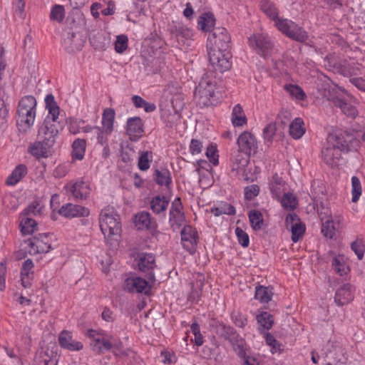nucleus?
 <instances>
[{
	"label": "nucleus",
	"mask_w": 365,
	"mask_h": 365,
	"mask_svg": "<svg viewBox=\"0 0 365 365\" xmlns=\"http://www.w3.org/2000/svg\"><path fill=\"white\" fill-rule=\"evenodd\" d=\"M208 40L213 45L208 48L209 61L213 69L220 73L227 71L231 67L227 51L230 46V36L225 28L213 29L208 36Z\"/></svg>",
	"instance_id": "obj_1"
},
{
	"label": "nucleus",
	"mask_w": 365,
	"mask_h": 365,
	"mask_svg": "<svg viewBox=\"0 0 365 365\" xmlns=\"http://www.w3.org/2000/svg\"><path fill=\"white\" fill-rule=\"evenodd\" d=\"M358 143L351 134H329L327 138V144L322 150V159L327 165L336 166L341 158V151L356 150L359 147Z\"/></svg>",
	"instance_id": "obj_2"
},
{
	"label": "nucleus",
	"mask_w": 365,
	"mask_h": 365,
	"mask_svg": "<svg viewBox=\"0 0 365 365\" xmlns=\"http://www.w3.org/2000/svg\"><path fill=\"white\" fill-rule=\"evenodd\" d=\"M211 327L219 337L228 341L232 344L234 351L240 357H245L246 343L232 327L218 321H214Z\"/></svg>",
	"instance_id": "obj_3"
},
{
	"label": "nucleus",
	"mask_w": 365,
	"mask_h": 365,
	"mask_svg": "<svg viewBox=\"0 0 365 365\" xmlns=\"http://www.w3.org/2000/svg\"><path fill=\"white\" fill-rule=\"evenodd\" d=\"M217 82L215 78L208 75L204 76L196 87L194 97L200 108L215 106L217 103L215 96Z\"/></svg>",
	"instance_id": "obj_4"
},
{
	"label": "nucleus",
	"mask_w": 365,
	"mask_h": 365,
	"mask_svg": "<svg viewBox=\"0 0 365 365\" xmlns=\"http://www.w3.org/2000/svg\"><path fill=\"white\" fill-rule=\"evenodd\" d=\"M100 227L106 239H113L120 232V216L112 207L101 210L99 217Z\"/></svg>",
	"instance_id": "obj_5"
},
{
	"label": "nucleus",
	"mask_w": 365,
	"mask_h": 365,
	"mask_svg": "<svg viewBox=\"0 0 365 365\" xmlns=\"http://www.w3.org/2000/svg\"><path fill=\"white\" fill-rule=\"evenodd\" d=\"M276 27L289 38L300 43H304L309 38L307 32L294 21L279 18L276 20Z\"/></svg>",
	"instance_id": "obj_6"
},
{
	"label": "nucleus",
	"mask_w": 365,
	"mask_h": 365,
	"mask_svg": "<svg viewBox=\"0 0 365 365\" xmlns=\"http://www.w3.org/2000/svg\"><path fill=\"white\" fill-rule=\"evenodd\" d=\"M249 46L263 58L270 56L274 51V43L270 37L264 34H255L248 39Z\"/></svg>",
	"instance_id": "obj_7"
},
{
	"label": "nucleus",
	"mask_w": 365,
	"mask_h": 365,
	"mask_svg": "<svg viewBox=\"0 0 365 365\" xmlns=\"http://www.w3.org/2000/svg\"><path fill=\"white\" fill-rule=\"evenodd\" d=\"M137 262L139 270L145 274L150 282H155L154 270L157 267L155 255L151 253H140L137 257Z\"/></svg>",
	"instance_id": "obj_8"
},
{
	"label": "nucleus",
	"mask_w": 365,
	"mask_h": 365,
	"mask_svg": "<svg viewBox=\"0 0 365 365\" xmlns=\"http://www.w3.org/2000/svg\"><path fill=\"white\" fill-rule=\"evenodd\" d=\"M148 279H145L140 277H130L124 282V289L130 293H149L153 284Z\"/></svg>",
	"instance_id": "obj_9"
},
{
	"label": "nucleus",
	"mask_w": 365,
	"mask_h": 365,
	"mask_svg": "<svg viewBox=\"0 0 365 365\" xmlns=\"http://www.w3.org/2000/svg\"><path fill=\"white\" fill-rule=\"evenodd\" d=\"M285 224L292 232V240L297 242L302 237L305 232V225L295 213H289L285 219Z\"/></svg>",
	"instance_id": "obj_10"
},
{
	"label": "nucleus",
	"mask_w": 365,
	"mask_h": 365,
	"mask_svg": "<svg viewBox=\"0 0 365 365\" xmlns=\"http://www.w3.org/2000/svg\"><path fill=\"white\" fill-rule=\"evenodd\" d=\"M30 254L47 253L51 249L48 234H39L29 241Z\"/></svg>",
	"instance_id": "obj_11"
},
{
	"label": "nucleus",
	"mask_w": 365,
	"mask_h": 365,
	"mask_svg": "<svg viewBox=\"0 0 365 365\" xmlns=\"http://www.w3.org/2000/svg\"><path fill=\"white\" fill-rule=\"evenodd\" d=\"M93 350L101 354L104 351L110 350L111 348L120 350L121 349L122 342L117 341L111 335L103 334L100 338L96 339V344H93Z\"/></svg>",
	"instance_id": "obj_12"
},
{
	"label": "nucleus",
	"mask_w": 365,
	"mask_h": 365,
	"mask_svg": "<svg viewBox=\"0 0 365 365\" xmlns=\"http://www.w3.org/2000/svg\"><path fill=\"white\" fill-rule=\"evenodd\" d=\"M239 150L250 155L257 150V143L255 137L250 132H243L237 138Z\"/></svg>",
	"instance_id": "obj_13"
},
{
	"label": "nucleus",
	"mask_w": 365,
	"mask_h": 365,
	"mask_svg": "<svg viewBox=\"0 0 365 365\" xmlns=\"http://www.w3.org/2000/svg\"><path fill=\"white\" fill-rule=\"evenodd\" d=\"M58 213L67 218L86 217L89 215L88 208L78 205L67 203L59 210Z\"/></svg>",
	"instance_id": "obj_14"
},
{
	"label": "nucleus",
	"mask_w": 365,
	"mask_h": 365,
	"mask_svg": "<svg viewBox=\"0 0 365 365\" xmlns=\"http://www.w3.org/2000/svg\"><path fill=\"white\" fill-rule=\"evenodd\" d=\"M62 44L68 53H74L83 48V41L74 32L68 31L65 34Z\"/></svg>",
	"instance_id": "obj_15"
},
{
	"label": "nucleus",
	"mask_w": 365,
	"mask_h": 365,
	"mask_svg": "<svg viewBox=\"0 0 365 365\" xmlns=\"http://www.w3.org/2000/svg\"><path fill=\"white\" fill-rule=\"evenodd\" d=\"M180 234L183 247L187 250L195 249L197 243V232L195 229L190 225H186Z\"/></svg>",
	"instance_id": "obj_16"
},
{
	"label": "nucleus",
	"mask_w": 365,
	"mask_h": 365,
	"mask_svg": "<svg viewBox=\"0 0 365 365\" xmlns=\"http://www.w3.org/2000/svg\"><path fill=\"white\" fill-rule=\"evenodd\" d=\"M58 343L62 348L72 351H80L83 347V344L73 339L71 333L67 331H63L60 333Z\"/></svg>",
	"instance_id": "obj_17"
},
{
	"label": "nucleus",
	"mask_w": 365,
	"mask_h": 365,
	"mask_svg": "<svg viewBox=\"0 0 365 365\" xmlns=\"http://www.w3.org/2000/svg\"><path fill=\"white\" fill-rule=\"evenodd\" d=\"M144 132L143 123L139 117L130 118L127 120L126 133L130 140L140 138Z\"/></svg>",
	"instance_id": "obj_18"
},
{
	"label": "nucleus",
	"mask_w": 365,
	"mask_h": 365,
	"mask_svg": "<svg viewBox=\"0 0 365 365\" xmlns=\"http://www.w3.org/2000/svg\"><path fill=\"white\" fill-rule=\"evenodd\" d=\"M135 224L138 230H155L158 227L155 220L145 211L135 215Z\"/></svg>",
	"instance_id": "obj_19"
},
{
	"label": "nucleus",
	"mask_w": 365,
	"mask_h": 365,
	"mask_svg": "<svg viewBox=\"0 0 365 365\" xmlns=\"http://www.w3.org/2000/svg\"><path fill=\"white\" fill-rule=\"evenodd\" d=\"M354 289L351 284L349 283L343 284L336 292L334 297L335 302L339 306L349 303L354 298Z\"/></svg>",
	"instance_id": "obj_20"
},
{
	"label": "nucleus",
	"mask_w": 365,
	"mask_h": 365,
	"mask_svg": "<svg viewBox=\"0 0 365 365\" xmlns=\"http://www.w3.org/2000/svg\"><path fill=\"white\" fill-rule=\"evenodd\" d=\"M327 98L332 101L334 106L341 109V112L348 117L354 118L358 113L356 108L337 96H327Z\"/></svg>",
	"instance_id": "obj_21"
},
{
	"label": "nucleus",
	"mask_w": 365,
	"mask_h": 365,
	"mask_svg": "<svg viewBox=\"0 0 365 365\" xmlns=\"http://www.w3.org/2000/svg\"><path fill=\"white\" fill-rule=\"evenodd\" d=\"M324 66L333 71L340 72L344 74L346 73L356 74L354 71H351L347 69L346 66V61H339L334 55H328L324 58Z\"/></svg>",
	"instance_id": "obj_22"
},
{
	"label": "nucleus",
	"mask_w": 365,
	"mask_h": 365,
	"mask_svg": "<svg viewBox=\"0 0 365 365\" xmlns=\"http://www.w3.org/2000/svg\"><path fill=\"white\" fill-rule=\"evenodd\" d=\"M51 148H47V145L42 141H36L31 143L28 148V152L36 158H48L51 155Z\"/></svg>",
	"instance_id": "obj_23"
},
{
	"label": "nucleus",
	"mask_w": 365,
	"mask_h": 365,
	"mask_svg": "<svg viewBox=\"0 0 365 365\" xmlns=\"http://www.w3.org/2000/svg\"><path fill=\"white\" fill-rule=\"evenodd\" d=\"M171 34L175 36L178 41L190 39L193 35L192 31L182 23H175L170 29Z\"/></svg>",
	"instance_id": "obj_24"
},
{
	"label": "nucleus",
	"mask_w": 365,
	"mask_h": 365,
	"mask_svg": "<svg viewBox=\"0 0 365 365\" xmlns=\"http://www.w3.org/2000/svg\"><path fill=\"white\" fill-rule=\"evenodd\" d=\"M169 202V199L165 196L158 195L151 199L150 207L155 214L160 215L165 212Z\"/></svg>",
	"instance_id": "obj_25"
},
{
	"label": "nucleus",
	"mask_w": 365,
	"mask_h": 365,
	"mask_svg": "<svg viewBox=\"0 0 365 365\" xmlns=\"http://www.w3.org/2000/svg\"><path fill=\"white\" fill-rule=\"evenodd\" d=\"M250 155L237 150L236 154L232 158V170L237 172H244L245 167L248 165Z\"/></svg>",
	"instance_id": "obj_26"
},
{
	"label": "nucleus",
	"mask_w": 365,
	"mask_h": 365,
	"mask_svg": "<svg viewBox=\"0 0 365 365\" xmlns=\"http://www.w3.org/2000/svg\"><path fill=\"white\" fill-rule=\"evenodd\" d=\"M17 123L24 131H26L34 125L36 110H22L21 112H17Z\"/></svg>",
	"instance_id": "obj_27"
},
{
	"label": "nucleus",
	"mask_w": 365,
	"mask_h": 365,
	"mask_svg": "<svg viewBox=\"0 0 365 365\" xmlns=\"http://www.w3.org/2000/svg\"><path fill=\"white\" fill-rule=\"evenodd\" d=\"M69 190L75 198L84 200L89 196L91 188L90 186L84 182L79 181L73 183Z\"/></svg>",
	"instance_id": "obj_28"
},
{
	"label": "nucleus",
	"mask_w": 365,
	"mask_h": 365,
	"mask_svg": "<svg viewBox=\"0 0 365 365\" xmlns=\"http://www.w3.org/2000/svg\"><path fill=\"white\" fill-rule=\"evenodd\" d=\"M27 173L26 165L21 164L15 168L6 180V184L13 186L17 184Z\"/></svg>",
	"instance_id": "obj_29"
},
{
	"label": "nucleus",
	"mask_w": 365,
	"mask_h": 365,
	"mask_svg": "<svg viewBox=\"0 0 365 365\" xmlns=\"http://www.w3.org/2000/svg\"><path fill=\"white\" fill-rule=\"evenodd\" d=\"M169 217L170 227L174 232L178 230L184 223V213L181 210H170Z\"/></svg>",
	"instance_id": "obj_30"
},
{
	"label": "nucleus",
	"mask_w": 365,
	"mask_h": 365,
	"mask_svg": "<svg viewBox=\"0 0 365 365\" xmlns=\"http://www.w3.org/2000/svg\"><path fill=\"white\" fill-rule=\"evenodd\" d=\"M20 227L23 235H32L37 230L36 220L28 216L20 217Z\"/></svg>",
	"instance_id": "obj_31"
},
{
	"label": "nucleus",
	"mask_w": 365,
	"mask_h": 365,
	"mask_svg": "<svg viewBox=\"0 0 365 365\" xmlns=\"http://www.w3.org/2000/svg\"><path fill=\"white\" fill-rule=\"evenodd\" d=\"M115 110L113 108H106L103 110L102 116L103 128L106 133H112L114 128Z\"/></svg>",
	"instance_id": "obj_32"
},
{
	"label": "nucleus",
	"mask_w": 365,
	"mask_h": 365,
	"mask_svg": "<svg viewBox=\"0 0 365 365\" xmlns=\"http://www.w3.org/2000/svg\"><path fill=\"white\" fill-rule=\"evenodd\" d=\"M215 19L211 13H205L201 15L197 21L198 28L204 31H209L214 28Z\"/></svg>",
	"instance_id": "obj_33"
},
{
	"label": "nucleus",
	"mask_w": 365,
	"mask_h": 365,
	"mask_svg": "<svg viewBox=\"0 0 365 365\" xmlns=\"http://www.w3.org/2000/svg\"><path fill=\"white\" fill-rule=\"evenodd\" d=\"M305 133L304 121L300 118H295L289 125V134L294 139H299Z\"/></svg>",
	"instance_id": "obj_34"
},
{
	"label": "nucleus",
	"mask_w": 365,
	"mask_h": 365,
	"mask_svg": "<svg viewBox=\"0 0 365 365\" xmlns=\"http://www.w3.org/2000/svg\"><path fill=\"white\" fill-rule=\"evenodd\" d=\"M56 356L48 354V350H41L37 353L35 361L38 365H56Z\"/></svg>",
	"instance_id": "obj_35"
},
{
	"label": "nucleus",
	"mask_w": 365,
	"mask_h": 365,
	"mask_svg": "<svg viewBox=\"0 0 365 365\" xmlns=\"http://www.w3.org/2000/svg\"><path fill=\"white\" fill-rule=\"evenodd\" d=\"M331 266L334 272L340 276L345 275L349 272V267L341 255L336 256L332 259Z\"/></svg>",
	"instance_id": "obj_36"
},
{
	"label": "nucleus",
	"mask_w": 365,
	"mask_h": 365,
	"mask_svg": "<svg viewBox=\"0 0 365 365\" xmlns=\"http://www.w3.org/2000/svg\"><path fill=\"white\" fill-rule=\"evenodd\" d=\"M284 185V181L281 177L278 175L277 173L273 175L269 182V190L272 195L276 197H279L281 195Z\"/></svg>",
	"instance_id": "obj_37"
},
{
	"label": "nucleus",
	"mask_w": 365,
	"mask_h": 365,
	"mask_svg": "<svg viewBox=\"0 0 365 365\" xmlns=\"http://www.w3.org/2000/svg\"><path fill=\"white\" fill-rule=\"evenodd\" d=\"M86 142L83 139L78 138L72 145V157L76 160H82L85 155Z\"/></svg>",
	"instance_id": "obj_38"
},
{
	"label": "nucleus",
	"mask_w": 365,
	"mask_h": 365,
	"mask_svg": "<svg viewBox=\"0 0 365 365\" xmlns=\"http://www.w3.org/2000/svg\"><path fill=\"white\" fill-rule=\"evenodd\" d=\"M36 100L33 96H26L23 97L19 103L17 112L36 110Z\"/></svg>",
	"instance_id": "obj_39"
},
{
	"label": "nucleus",
	"mask_w": 365,
	"mask_h": 365,
	"mask_svg": "<svg viewBox=\"0 0 365 365\" xmlns=\"http://www.w3.org/2000/svg\"><path fill=\"white\" fill-rule=\"evenodd\" d=\"M232 122L235 126H242L247 123V118L240 104L236 105L232 109Z\"/></svg>",
	"instance_id": "obj_40"
},
{
	"label": "nucleus",
	"mask_w": 365,
	"mask_h": 365,
	"mask_svg": "<svg viewBox=\"0 0 365 365\" xmlns=\"http://www.w3.org/2000/svg\"><path fill=\"white\" fill-rule=\"evenodd\" d=\"M211 212L215 216L222 215H234L236 213L235 208L227 202H221L217 207L211 209Z\"/></svg>",
	"instance_id": "obj_41"
},
{
	"label": "nucleus",
	"mask_w": 365,
	"mask_h": 365,
	"mask_svg": "<svg viewBox=\"0 0 365 365\" xmlns=\"http://www.w3.org/2000/svg\"><path fill=\"white\" fill-rule=\"evenodd\" d=\"M153 176L155 182L160 185H165L168 187L172 182L170 172L166 169L155 170Z\"/></svg>",
	"instance_id": "obj_42"
},
{
	"label": "nucleus",
	"mask_w": 365,
	"mask_h": 365,
	"mask_svg": "<svg viewBox=\"0 0 365 365\" xmlns=\"http://www.w3.org/2000/svg\"><path fill=\"white\" fill-rule=\"evenodd\" d=\"M257 323L266 330L270 329L274 324L273 316L267 312H262V313L257 315Z\"/></svg>",
	"instance_id": "obj_43"
},
{
	"label": "nucleus",
	"mask_w": 365,
	"mask_h": 365,
	"mask_svg": "<svg viewBox=\"0 0 365 365\" xmlns=\"http://www.w3.org/2000/svg\"><path fill=\"white\" fill-rule=\"evenodd\" d=\"M249 220L252 227L255 230H259L264 223L263 216L258 210H252L249 212Z\"/></svg>",
	"instance_id": "obj_44"
},
{
	"label": "nucleus",
	"mask_w": 365,
	"mask_h": 365,
	"mask_svg": "<svg viewBox=\"0 0 365 365\" xmlns=\"http://www.w3.org/2000/svg\"><path fill=\"white\" fill-rule=\"evenodd\" d=\"M261 9L262 11L271 19L274 20L276 22L278 17V11L275 6L268 1H264L261 3Z\"/></svg>",
	"instance_id": "obj_45"
},
{
	"label": "nucleus",
	"mask_w": 365,
	"mask_h": 365,
	"mask_svg": "<svg viewBox=\"0 0 365 365\" xmlns=\"http://www.w3.org/2000/svg\"><path fill=\"white\" fill-rule=\"evenodd\" d=\"M284 90L293 98L297 100H304L306 97L305 93L297 85L286 84L284 86Z\"/></svg>",
	"instance_id": "obj_46"
},
{
	"label": "nucleus",
	"mask_w": 365,
	"mask_h": 365,
	"mask_svg": "<svg viewBox=\"0 0 365 365\" xmlns=\"http://www.w3.org/2000/svg\"><path fill=\"white\" fill-rule=\"evenodd\" d=\"M272 292L262 286L256 287L255 298L262 303H267L272 299Z\"/></svg>",
	"instance_id": "obj_47"
},
{
	"label": "nucleus",
	"mask_w": 365,
	"mask_h": 365,
	"mask_svg": "<svg viewBox=\"0 0 365 365\" xmlns=\"http://www.w3.org/2000/svg\"><path fill=\"white\" fill-rule=\"evenodd\" d=\"M322 233L326 237L332 239L335 235V227L334 226V221L332 219H327L322 221Z\"/></svg>",
	"instance_id": "obj_48"
},
{
	"label": "nucleus",
	"mask_w": 365,
	"mask_h": 365,
	"mask_svg": "<svg viewBox=\"0 0 365 365\" xmlns=\"http://www.w3.org/2000/svg\"><path fill=\"white\" fill-rule=\"evenodd\" d=\"M65 18V9L62 5L56 4L51 9L50 13V19L52 21H56L61 23Z\"/></svg>",
	"instance_id": "obj_49"
},
{
	"label": "nucleus",
	"mask_w": 365,
	"mask_h": 365,
	"mask_svg": "<svg viewBox=\"0 0 365 365\" xmlns=\"http://www.w3.org/2000/svg\"><path fill=\"white\" fill-rule=\"evenodd\" d=\"M351 187H352V202H356L359 200L361 195V186L359 179L353 176L351 178Z\"/></svg>",
	"instance_id": "obj_50"
},
{
	"label": "nucleus",
	"mask_w": 365,
	"mask_h": 365,
	"mask_svg": "<svg viewBox=\"0 0 365 365\" xmlns=\"http://www.w3.org/2000/svg\"><path fill=\"white\" fill-rule=\"evenodd\" d=\"M58 133V130L51 129V132L38 135L41 140L47 145V148H52L56 142V137Z\"/></svg>",
	"instance_id": "obj_51"
},
{
	"label": "nucleus",
	"mask_w": 365,
	"mask_h": 365,
	"mask_svg": "<svg viewBox=\"0 0 365 365\" xmlns=\"http://www.w3.org/2000/svg\"><path fill=\"white\" fill-rule=\"evenodd\" d=\"M351 249L356 255L359 259H361L364 257L365 246L363 240L356 239L351 244Z\"/></svg>",
	"instance_id": "obj_52"
},
{
	"label": "nucleus",
	"mask_w": 365,
	"mask_h": 365,
	"mask_svg": "<svg viewBox=\"0 0 365 365\" xmlns=\"http://www.w3.org/2000/svg\"><path fill=\"white\" fill-rule=\"evenodd\" d=\"M110 133H106V130L103 128H101L98 126H94L93 135L96 137L98 143L101 145L107 143L108 136Z\"/></svg>",
	"instance_id": "obj_53"
},
{
	"label": "nucleus",
	"mask_w": 365,
	"mask_h": 365,
	"mask_svg": "<svg viewBox=\"0 0 365 365\" xmlns=\"http://www.w3.org/2000/svg\"><path fill=\"white\" fill-rule=\"evenodd\" d=\"M235 235L237 237L239 243L243 247H247L250 245V239L247 233L245 232L242 228L237 227L235 229Z\"/></svg>",
	"instance_id": "obj_54"
},
{
	"label": "nucleus",
	"mask_w": 365,
	"mask_h": 365,
	"mask_svg": "<svg viewBox=\"0 0 365 365\" xmlns=\"http://www.w3.org/2000/svg\"><path fill=\"white\" fill-rule=\"evenodd\" d=\"M275 132H276V124L274 123H269L263 129L264 139L269 143H272V140H273V137L275 135Z\"/></svg>",
	"instance_id": "obj_55"
},
{
	"label": "nucleus",
	"mask_w": 365,
	"mask_h": 365,
	"mask_svg": "<svg viewBox=\"0 0 365 365\" xmlns=\"http://www.w3.org/2000/svg\"><path fill=\"white\" fill-rule=\"evenodd\" d=\"M41 212V207L38 202H32L26 207L21 212V216H28L31 217L32 215H36Z\"/></svg>",
	"instance_id": "obj_56"
},
{
	"label": "nucleus",
	"mask_w": 365,
	"mask_h": 365,
	"mask_svg": "<svg viewBox=\"0 0 365 365\" xmlns=\"http://www.w3.org/2000/svg\"><path fill=\"white\" fill-rule=\"evenodd\" d=\"M128 47V38L126 36L120 35L117 37L115 43V51L121 53L126 50Z\"/></svg>",
	"instance_id": "obj_57"
},
{
	"label": "nucleus",
	"mask_w": 365,
	"mask_h": 365,
	"mask_svg": "<svg viewBox=\"0 0 365 365\" xmlns=\"http://www.w3.org/2000/svg\"><path fill=\"white\" fill-rule=\"evenodd\" d=\"M231 318L233 323L241 328H243L246 324L247 319L245 315L238 312H232Z\"/></svg>",
	"instance_id": "obj_58"
},
{
	"label": "nucleus",
	"mask_w": 365,
	"mask_h": 365,
	"mask_svg": "<svg viewBox=\"0 0 365 365\" xmlns=\"http://www.w3.org/2000/svg\"><path fill=\"white\" fill-rule=\"evenodd\" d=\"M150 160L149 158V152H143L139 157L138 168L140 170L145 171L150 168Z\"/></svg>",
	"instance_id": "obj_59"
},
{
	"label": "nucleus",
	"mask_w": 365,
	"mask_h": 365,
	"mask_svg": "<svg viewBox=\"0 0 365 365\" xmlns=\"http://www.w3.org/2000/svg\"><path fill=\"white\" fill-rule=\"evenodd\" d=\"M3 204L9 209L15 210L18 207V200L14 195L6 194L4 196Z\"/></svg>",
	"instance_id": "obj_60"
},
{
	"label": "nucleus",
	"mask_w": 365,
	"mask_h": 365,
	"mask_svg": "<svg viewBox=\"0 0 365 365\" xmlns=\"http://www.w3.org/2000/svg\"><path fill=\"white\" fill-rule=\"evenodd\" d=\"M282 205L285 208L294 210L297 205L295 197L292 194L285 193L282 200Z\"/></svg>",
	"instance_id": "obj_61"
},
{
	"label": "nucleus",
	"mask_w": 365,
	"mask_h": 365,
	"mask_svg": "<svg viewBox=\"0 0 365 365\" xmlns=\"http://www.w3.org/2000/svg\"><path fill=\"white\" fill-rule=\"evenodd\" d=\"M217 148L213 145H210L207 148L206 155L214 165H217L219 163L218 155L217 154Z\"/></svg>",
	"instance_id": "obj_62"
},
{
	"label": "nucleus",
	"mask_w": 365,
	"mask_h": 365,
	"mask_svg": "<svg viewBox=\"0 0 365 365\" xmlns=\"http://www.w3.org/2000/svg\"><path fill=\"white\" fill-rule=\"evenodd\" d=\"M259 187L257 185H251L245 188V197L246 200H251L258 195Z\"/></svg>",
	"instance_id": "obj_63"
},
{
	"label": "nucleus",
	"mask_w": 365,
	"mask_h": 365,
	"mask_svg": "<svg viewBox=\"0 0 365 365\" xmlns=\"http://www.w3.org/2000/svg\"><path fill=\"white\" fill-rule=\"evenodd\" d=\"M51 129L58 130L55 123H52L48 118H46L42 126L38 130V135L51 132Z\"/></svg>",
	"instance_id": "obj_64"
}]
</instances>
